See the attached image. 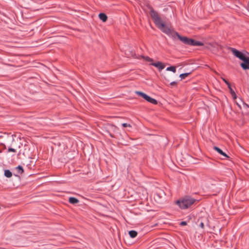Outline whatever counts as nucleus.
I'll return each instance as SVG.
<instances>
[{"label": "nucleus", "instance_id": "obj_16", "mask_svg": "<svg viewBox=\"0 0 249 249\" xmlns=\"http://www.w3.org/2000/svg\"><path fill=\"white\" fill-rule=\"evenodd\" d=\"M166 70L167 71H171L174 73H175L176 72V67L174 66H171L170 67H167Z\"/></svg>", "mask_w": 249, "mask_h": 249}, {"label": "nucleus", "instance_id": "obj_6", "mask_svg": "<svg viewBox=\"0 0 249 249\" xmlns=\"http://www.w3.org/2000/svg\"><path fill=\"white\" fill-rule=\"evenodd\" d=\"M78 155V151L72 150L66 152L64 155V159L67 160H71L74 159V158Z\"/></svg>", "mask_w": 249, "mask_h": 249}, {"label": "nucleus", "instance_id": "obj_10", "mask_svg": "<svg viewBox=\"0 0 249 249\" xmlns=\"http://www.w3.org/2000/svg\"><path fill=\"white\" fill-rule=\"evenodd\" d=\"M150 65L157 68L160 71L164 69L165 67L164 64L160 61H158L157 62H152L150 64Z\"/></svg>", "mask_w": 249, "mask_h": 249}, {"label": "nucleus", "instance_id": "obj_11", "mask_svg": "<svg viewBox=\"0 0 249 249\" xmlns=\"http://www.w3.org/2000/svg\"><path fill=\"white\" fill-rule=\"evenodd\" d=\"M213 149L216 151L217 153H218L220 155L223 156L226 158H228L229 157L227 155V154L223 152L220 148H219L217 146H214L213 147Z\"/></svg>", "mask_w": 249, "mask_h": 249}, {"label": "nucleus", "instance_id": "obj_30", "mask_svg": "<svg viewBox=\"0 0 249 249\" xmlns=\"http://www.w3.org/2000/svg\"><path fill=\"white\" fill-rule=\"evenodd\" d=\"M20 153H21V150L19 151V153H18V155H19L20 154Z\"/></svg>", "mask_w": 249, "mask_h": 249}, {"label": "nucleus", "instance_id": "obj_24", "mask_svg": "<svg viewBox=\"0 0 249 249\" xmlns=\"http://www.w3.org/2000/svg\"><path fill=\"white\" fill-rule=\"evenodd\" d=\"M180 225H181V226H185V225H186L187 224V223H186V222H185V221H182V222H181L180 223Z\"/></svg>", "mask_w": 249, "mask_h": 249}, {"label": "nucleus", "instance_id": "obj_28", "mask_svg": "<svg viewBox=\"0 0 249 249\" xmlns=\"http://www.w3.org/2000/svg\"><path fill=\"white\" fill-rule=\"evenodd\" d=\"M73 171H74V172H76V171H80V170H79V169H77V170L74 169V170H73Z\"/></svg>", "mask_w": 249, "mask_h": 249}, {"label": "nucleus", "instance_id": "obj_26", "mask_svg": "<svg viewBox=\"0 0 249 249\" xmlns=\"http://www.w3.org/2000/svg\"><path fill=\"white\" fill-rule=\"evenodd\" d=\"M237 106L240 108H241V105H239L238 103H236Z\"/></svg>", "mask_w": 249, "mask_h": 249}, {"label": "nucleus", "instance_id": "obj_19", "mask_svg": "<svg viewBox=\"0 0 249 249\" xmlns=\"http://www.w3.org/2000/svg\"><path fill=\"white\" fill-rule=\"evenodd\" d=\"M142 57L147 62H150L152 63L153 61V59L152 58L149 57V56L142 55Z\"/></svg>", "mask_w": 249, "mask_h": 249}, {"label": "nucleus", "instance_id": "obj_27", "mask_svg": "<svg viewBox=\"0 0 249 249\" xmlns=\"http://www.w3.org/2000/svg\"><path fill=\"white\" fill-rule=\"evenodd\" d=\"M244 105H245V106H246L247 107H249V106L246 103H245V102L243 103Z\"/></svg>", "mask_w": 249, "mask_h": 249}, {"label": "nucleus", "instance_id": "obj_15", "mask_svg": "<svg viewBox=\"0 0 249 249\" xmlns=\"http://www.w3.org/2000/svg\"><path fill=\"white\" fill-rule=\"evenodd\" d=\"M12 153V156H14L16 155L17 150L15 148L9 147H8L7 151V153Z\"/></svg>", "mask_w": 249, "mask_h": 249}, {"label": "nucleus", "instance_id": "obj_3", "mask_svg": "<svg viewBox=\"0 0 249 249\" xmlns=\"http://www.w3.org/2000/svg\"><path fill=\"white\" fill-rule=\"evenodd\" d=\"M196 200L189 196H186L180 200H178L176 203L182 209H187L193 205Z\"/></svg>", "mask_w": 249, "mask_h": 249}, {"label": "nucleus", "instance_id": "obj_20", "mask_svg": "<svg viewBox=\"0 0 249 249\" xmlns=\"http://www.w3.org/2000/svg\"><path fill=\"white\" fill-rule=\"evenodd\" d=\"M4 175L7 178H10L12 176V172H4Z\"/></svg>", "mask_w": 249, "mask_h": 249}, {"label": "nucleus", "instance_id": "obj_8", "mask_svg": "<svg viewBox=\"0 0 249 249\" xmlns=\"http://www.w3.org/2000/svg\"><path fill=\"white\" fill-rule=\"evenodd\" d=\"M223 81L224 82V83L227 85L228 89L230 90V92L233 98V100H235L237 96L235 92V91L233 90V89H232L231 83L225 78L222 77L221 78Z\"/></svg>", "mask_w": 249, "mask_h": 249}, {"label": "nucleus", "instance_id": "obj_17", "mask_svg": "<svg viewBox=\"0 0 249 249\" xmlns=\"http://www.w3.org/2000/svg\"><path fill=\"white\" fill-rule=\"evenodd\" d=\"M69 202L71 204H76L79 202V200L75 197H71L69 198Z\"/></svg>", "mask_w": 249, "mask_h": 249}, {"label": "nucleus", "instance_id": "obj_14", "mask_svg": "<svg viewBox=\"0 0 249 249\" xmlns=\"http://www.w3.org/2000/svg\"><path fill=\"white\" fill-rule=\"evenodd\" d=\"M193 71H190L189 72H185V73H181V74H180L179 75V76L181 78V80L184 79L186 77H187L188 76L190 75L192 73Z\"/></svg>", "mask_w": 249, "mask_h": 249}, {"label": "nucleus", "instance_id": "obj_31", "mask_svg": "<svg viewBox=\"0 0 249 249\" xmlns=\"http://www.w3.org/2000/svg\"><path fill=\"white\" fill-rule=\"evenodd\" d=\"M246 53H248V54H249V53H248L247 52H246Z\"/></svg>", "mask_w": 249, "mask_h": 249}, {"label": "nucleus", "instance_id": "obj_5", "mask_svg": "<svg viewBox=\"0 0 249 249\" xmlns=\"http://www.w3.org/2000/svg\"><path fill=\"white\" fill-rule=\"evenodd\" d=\"M0 167H1L3 171H12L13 170H17L18 171H24L23 166L20 165L16 167H11L10 166H7L0 162Z\"/></svg>", "mask_w": 249, "mask_h": 249}, {"label": "nucleus", "instance_id": "obj_25", "mask_svg": "<svg viewBox=\"0 0 249 249\" xmlns=\"http://www.w3.org/2000/svg\"><path fill=\"white\" fill-rule=\"evenodd\" d=\"M109 136H110L111 138H114V136L112 134H111V133H109Z\"/></svg>", "mask_w": 249, "mask_h": 249}, {"label": "nucleus", "instance_id": "obj_4", "mask_svg": "<svg viewBox=\"0 0 249 249\" xmlns=\"http://www.w3.org/2000/svg\"><path fill=\"white\" fill-rule=\"evenodd\" d=\"M135 93L137 95L142 97L143 99H144L147 102H148L151 104H152L153 105H157L158 104V101L157 100H156L154 98H152L150 96L148 95L146 93H145L141 91H136L135 92Z\"/></svg>", "mask_w": 249, "mask_h": 249}, {"label": "nucleus", "instance_id": "obj_1", "mask_svg": "<svg viewBox=\"0 0 249 249\" xmlns=\"http://www.w3.org/2000/svg\"><path fill=\"white\" fill-rule=\"evenodd\" d=\"M147 7L150 9V17L157 27L173 40L178 38L184 44L191 46H203L204 45V43L201 41L180 35L178 32L175 31L174 29L168 27L162 21L158 12L155 11L151 5H148Z\"/></svg>", "mask_w": 249, "mask_h": 249}, {"label": "nucleus", "instance_id": "obj_7", "mask_svg": "<svg viewBox=\"0 0 249 249\" xmlns=\"http://www.w3.org/2000/svg\"><path fill=\"white\" fill-rule=\"evenodd\" d=\"M24 166L27 167L26 170L35 171L38 170L37 168V166L36 165V162L33 160H30L29 162H27L26 163H23Z\"/></svg>", "mask_w": 249, "mask_h": 249}, {"label": "nucleus", "instance_id": "obj_29", "mask_svg": "<svg viewBox=\"0 0 249 249\" xmlns=\"http://www.w3.org/2000/svg\"><path fill=\"white\" fill-rule=\"evenodd\" d=\"M164 78H165V80H166L167 81L169 82V80L167 79V78H166L165 77H164Z\"/></svg>", "mask_w": 249, "mask_h": 249}, {"label": "nucleus", "instance_id": "obj_12", "mask_svg": "<svg viewBox=\"0 0 249 249\" xmlns=\"http://www.w3.org/2000/svg\"><path fill=\"white\" fill-rule=\"evenodd\" d=\"M99 19L103 22H106L107 19V16L104 13H100L98 15Z\"/></svg>", "mask_w": 249, "mask_h": 249}, {"label": "nucleus", "instance_id": "obj_22", "mask_svg": "<svg viewBox=\"0 0 249 249\" xmlns=\"http://www.w3.org/2000/svg\"><path fill=\"white\" fill-rule=\"evenodd\" d=\"M122 125L124 127H131V125L129 124H127V123H123L122 124Z\"/></svg>", "mask_w": 249, "mask_h": 249}, {"label": "nucleus", "instance_id": "obj_13", "mask_svg": "<svg viewBox=\"0 0 249 249\" xmlns=\"http://www.w3.org/2000/svg\"><path fill=\"white\" fill-rule=\"evenodd\" d=\"M223 48V46H222L221 45H219L218 44H215L213 46V51L215 52H217L219 50H222Z\"/></svg>", "mask_w": 249, "mask_h": 249}, {"label": "nucleus", "instance_id": "obj_23", "mask_svg": "<svg viewBox=\"0 0 249 249\" xmlns=\"http://www.w3.org/2000/svg\"><path fill=\"white\" fill-rule=\"evenodd\" d=\"M177 85V82L176 81H173L170 83V85L171 86H176Z\"/></svg>", "mask_w": 249, "mask_h": 249}, {"label": "nucleus", "instance_id": "obj_18", "mask_svg": "<svg viewBox=\"0 0 249 249\" xmlns=\"http://www.w3.org/2000/svg\"><path fill=\"white\" fill-rule=\"evenodd\" d=\"M129 234L131 238H134L137 235V232L135 231H129Z\"/></svg>", "mask_w": 249, "mask_h": 249}, {"label": "nucleus", "instance_id": "obj_9", "mask_svg": "<svg viewBox=\"0 0 249 249\" xmlns=\"http://www.w3.org/2000/svg\"><path fill=\"white\" fill-rule=\"evenodd\" d=\"M197 223H199V226L202 229H204L205 226H209V220L207 218H201L198 220Z\"/></svg>", "mask_w": 249, "mask_h": 249}, {"label": "nucleus", "instance_id": "obj_21", "mask_svg": "<svg viewBox=\"0 0 249 249\" xmlns=\"http://www.w3.org/2000/svg\"><path fill=\"white\" fill-rule=\"evenodd\" d=\"M0 149L2 150V151L3 150L6 149V145L3 143H0Z\"/></svg>", "mask_w": 249, "mask_h": 249}, {"label": "nucleus", "instance_id": "obj_2", "mask_svg": "<svg viewBox=\"0 0 249 249\" xmlns=\"http://www.w3.org/2000/svg\"><path fill=\"white\" fill-rule=\"evenodd\" d=\"M228 50L231 51L234 56L242 61L240 65L243 70H249V56L234 48L228 47Z\"/></svg>", "mask_w": 249, "mask_h": 249}]
</instances>
